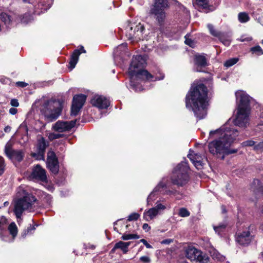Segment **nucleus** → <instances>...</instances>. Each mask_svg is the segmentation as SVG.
Instances as JSON below:
<instances>
[{"label":"nucleus","instance_id":"f257e3e1","mask_svg":"<svg viewBox=\"0 0 263 263\" xmlns=\"http://www.w3.org/2000/svg\"><path fill=\"white\" fill-rule=\"evenodd\" d=\"M237 136L238 132L234 129L224 130V128H220L211 131L210 137H218V139L209 144V152L213 155L221 156L222 160L226 155L236 153L237 149L231 148L230 146Z\"/></svg>","mask_w":263,"mask_h":263},{"label":"nucleus","instance_id":"f03ea898","mask_svg":"<svg viewBox=\"0 0 263 263\" xmlns=\"http://www.w3.org/2000/svg\"><path fill=\"white\" fill-rule=\"evenodd\" d=\"M207 94V88L204 84L200 83L193 85L186 96V107H191L195 116L200 120L206 115Z\"/></svg>","mask_w":263,"mask_h":263},{"label":"nucleus","instance_id":"7ed1b4c3","mask_svg":"<svg viewBox=\"0 0 263 263\" xmlns=\"http://www.w3.org/2000/svg\"><path fill=\"white\" fill-rule=\"evenodd\" d=\"M21 192L23 194V197L16 200L14 203V212L17 218H20L23 212L31 208L36 200L32 194L26 193L23 189L20 188L17 194L21 196Z\"/></svg>","mask_w":263,"mask_h":263},{"label":"nucleus","instance_id":"20e7f679","mask_svg":"<svg viewBox=\"0 0 263 263\" xmlns=\"http://www.w3.org/2000/svg\"><path fill=\"white\" fill-rule=\"evenodd\" d=\"M61 104L54 100L45 101L41 107V111L48 122L55 120L61 114Z\"/></svg>","mask_w":263,"mask_h":263},{"label":"nucleus","instance_id":"39448f33","mask_svg":"<svg viewBox=\"0 0 263 263\" xmlns=\"http://www.w3.org/2000/svg\"><path fill=\"white\" fill-rule=\"evenodd\" d=\"M189 167L186 162L182 161L174 169L171 176L173 184L182 186L189 180Z\"/></svg>","mask_w":263,"mask_h":263},{"label":"nucleus","instance_id":"423d86ee","mask_svg":"<svg viewBox=\"0 0 263 263\" xmlns=\"http://www.w3.org/2000/svg\"><path fill=\"white\" fill-rule=\"evenodd\" d=\"M145 63V60L141 55L133 56L129 68V73L131 77L136 76L138 78L146 80L153 78V76L146 70H136L137 68L143 67Z\"/></svg>","mask_w":263,"mask_h":263},{"label":"nucleus","instance_id":"0eeeda50","mask_svg":"<svg viewBox=\"0 0 263 263\" xmlns=\"http://www.w3.org/2000/svg\"><path fill=\"white\" fill-rule=\"evenodd\" d=\"M144 27L140 23L131 24L126 28V36L132 42H138L143 39Z\"/></svg>","mask_w":263,"mask_h":263},{"label":"nucleus","instance_id":"6e6552de","mask_svg":"<svg viewBox=\"0 0 263 263\" xmlns=\"http://www.w3.org/2000/svg\"><path fill=\"white\" fill-rule=\"evenodd\" d=\"M167 6V0H155L154 5L151 10V13L155 15L160 24L162 23L164 20L165 14L164 9Z\"/></svg>","mask_w":263,"mask_h":263},{"label":"nucleus","instance_id":"1a4fd4ad","mask_svg":"<svg viewBox=\"0 0 263 263\" xmlns=\"http://www.w3.org/2000/svg\"><path fill=\"white\" fill-rule=\"evenodd\" d=\"M4 152L7 157L13 163L21 162L25 156L24 151L13 149L12 144L10 141L5 145Z\"/></svg>","mask_w":263,"mask_h":263},{"label":"nucleus","instance_id":"9d476101","mask_svg":"<svg viewBox=\"0 0 263 263\" xmlns=\"http://www.w3.org/2000/svg\"><path fill=\"white\" fill-rule=\"evenodd\" d=\"M250 110L237 108L234 124L239 127H246L249 123Z\"/></svg>","mask_w":263,"mask_h":263},{"label":"nucleus","instance_id":"9b49d317","mask_svg":"<svg viewBox=\"0 0 263 263\" xmlns=\"http://www.w3.org/2000/svg\"><path fill=\"white\" fill-rule=\"evenodd\" d=\"M186 257L191 261H199L202 263H207L209 258L203 256L202 252L194 247H189L186 250Z\"/></svg>","mask_w":263,"mask_h":263},{"label":"nucleus","instance_id":"f8f14e48","mask_svg":"<svg viewBox=\"0 0 263 263\" xmlns=\"http://www.w3.org/2000/svg\"><path fill=\"white\" fill-rule=\"evenodd\" d=\"M48 145V143L46 142L45 138L41 137L39 139L36 145V153H31V156L37 160H44L45 150Z\"/></svg>","mask_w":263,"mask_h":263},{"label":"nucleus","instance_id":"ddd939ff","mask_svg":"<svg viewBox=\"0 0 263 263\" xmlns=\"http://www.w3.org/2000/svg\"><path fill=\"white\" fill-rule=\"evenodd\" d=\"M86 99L85 95L80 94L74 96L73 98L72 104L71 106V115L76 116L83 107Z\"/></svg>","mask_w":263,"mask_h":263},{"label":"nucleus","instance_id":"4468645a","mask_svg":"<svg viewBox=\"0 0 263 263\" xmlns=\"http://www.w3.org/2000/svg\"><path fill=\"white\" fill-rule=\"evenodd\" d=\"M47 166L54 174L59 172V162L54 152L49 151L47 153Z\"/></svg>","mask_w":263,"mask_h":263},{"label":"nucleus","instance_id":"2eb2a0df","mask_svg":"<svg viewBox=\"0 0 263 263\" xmlns=\"http://www.w3.org/2000/svg\"><path fill=\"white\" fill-rule=\"evenodd\" d=\"M235 95L239 101L238 108L250 110L249 96L242 91H237Z\"/></svg>","mask_w":263,"mask_h":263},{"label":"nucleus","instance_id":"dca6fc26","mask_svg":"<svg viewBox=\"0 0 263 263\" xmlns=\"http://www.w3.org/2000/svg\"><path fill=\"white\" fill-rule=\"evenodd\" d=\"M30 177L32 179L42 181L43 182H47L46 171L40 165H36L34 167V168L32 169Z\"/></svg>","mask_w":263,"mask_h":263},{"label":"nucleus","instance_id":"f3484780","mask_svg":"<svg viewBox=\"0 0 263 263\" xmlns=\"http://www.w3.org/2000/svg\"><path fill=\"white\" fill-rule=\"evenodd\" d=\"M76 121H57L53 126L54 130L58 132L68 131L73 127L76 124Z\"/></svg>","mask_w":263,"mask_h":263},{"label":"nucleus","instance_id":"a211bd4d","mask_svg":"<svg viewBox=\"0 0 263 263\" xmlns=\"http://www.w3.org/2000/svg\"><path fill=\"white\" fill-rule=\"evenodd\" d=\"M91 103L99 108L105 109L109 106L110 102L104 96L96 95L91 100Z\"/></svg>","mask_w":263,"mask_h":263},{"label":"nucleus","instance_id":"6ab92c4d","mask_svg":"<svg viewBox=\"0 0 263 263\" xmlns=\"http://www.w3.org/2000/svg\"><path fill=\"white\" fill-rule=\"evenodd\" d=\"M252 239V236L251 235L248 230L242 232H239L237 233L236 237V241L241 246L249 245Z\"/></svg>","mask_w":263,"mask_h":263},{"label":"nucleus","instance_id":"aec40b11","mask_svg":"<svg viewBox=\"0 0 263 263\" xmlns=\"http://www.w3.org/2000/svg\"><path fill=\"white\" fill-rule=\"evenodd\" d=\"M188 157L197 169L201 168L203 165V158L201 155L190 153L188 155Z\"/></svg>","mask_w":263,"mask_h":263},{"label":"nucleus","instance_id":"412c9836","mask_svg":"<svg viewBox=\"0 0 263 263\" xmlns=\"http://www.w3.org/2000/svg\"><path fill=\"white\" fill-rule=\"evenodd\" d=\"M82 52H86V51L84 49L83 46H81L80 49H77L73 51L69 62L70 68H73L75 67L76 64L78 62L79 56Z\"/></svg>","mask_w":263,"mask_h":263},{"label":"nucleus","instance_id":"4be33fe9","mask_svg":"<svg viewBox=\"0 0 263 263\" xmlns=\"http://www.w3.org/2000/svg\"><path fill=\"white\" fill-rule=\"evenodd\" d=\"M166 182L162 180L161 181L158 185L154 189L153 191L147 197V202H149L151 200H153L155 197L156 193L162 191L163 189L166 188Z\"/></svg>","mask_w":263,"mask_h":263},{"label":"nucleus","instance_id":"5701e85b","mask_svg":"<svg viewBox=\"0 0 263 263\" xmlns=\"http://www.w3.org/2000/svg\"><path fill=\"white\" fill-rule=\"evenodd\" d=\"M209 1L210 0H196L194 4L199 7V9L204 10V12L207 13L209 11L213 10L210 8Z\"/></svg>","mask_w":263,"mask_h":263},{"label":"nucleus","instance_id":"b1692460","mask_svg":"<svg viewBox=\"0 0 263 263\" xmlns=\"http://www.w3.org/2000/svg\"><path fill=\"white\" fill-rule=\"evenodd\" d=\"M159 213L154 208L149 209L144 213V218L146 221H149L154 219Z\"/></svg>","mask_w":263,"mask_h":263},{"label":"nucleus","instance_id":"393cba45","mask_svg":"<svg viewBox=\"0 0 263 263\" xmlns=\"http://www.w3.org/2000/svg\"><path fill=\"white\" fill-rule=\"evenodd\" d=\"M195 62L196 65L201 67H205L207 65L206 58L202 55H196Z\"/></svg>","mask_w":263,"mask_h":263},{"label":"nucleus","instance_id":"a878e982","mask_svg":"<svg viewBox=\"0 0 263 263\" xmlns=\"http://www.w3.org/2000/svg\"><path fill=\"white\" fill-rule=\"evenodd\" d=\"M130 244V242L120 241L115 244V248L120 249L124 254H126L128 251V247Z\"/></svg>","mask_w":263,"mask_h":263},{"label":"nucleus","instance_id":"bb28decb","mask_svg":"<svg viewBox=\"0 0 263 263\" xmlns=\"http://www.w3.org/2000/svg\"><path fill=\"white\" fill-rule=\"evenodd\" d=\"M0 19L7 26L10 25L12 22L11 16L4 12L0 14Z\"/></svg>","mask_w":263,"mask_h":263},{"label":"nucleus","instance_id":"cd10ccee","mask_svg":"<svg viewBox=\"0 0 263 263\" xmlns=\"http://www.w3.org/2000/svg\"><path fill=\"white\" fill-rule=\"evenodd\" d=\"M8 230L10 234L12 236V237L14 238L17 234V228L15 222H11L8 226Z\"/></svg>","mask_w":263,"mask_h":263},{"label":"nucleus","instance_id":"c85d7f7f","mask_svg":"<svg viewBox=\"0 0 263 263\" xmlns=\"http://www.w3.org/2000/svg\"><path fill=\"white\" fill-rule=\"evenodd\" d=\"M8 224V220L4 217H0V236L2 234L3 231L5 230Z\"/></svg>","mask_w":263,"mask_h":263},{"label":"nucleus","instance_id":"c756f323","mask_svg":"<svg viewBox=\"0 0 263 263\" xmlns=\"http://www.w3.org/2000/svg\"><path fill=\"white\" fill-rule=\"evenodd\" d=\"M238 20L242 23H246L250 20L249 15L246 12H240L238 15Z\"/></svg>","mask_w":263,"mask_h":263},{"label":"nucleus","instance_id":"7c9ffc66","mask_svg":"<svg viewBox=\"0 0 263 263\" xmlns=\"http://www.w3.org/2000/svg\"><path fill=\"white\" fill-rule=\"evenodd\" d=\"M250 51L252 52V53H255L257 55H261L263 54V50L259 45L252 47L250 49Z\"/></svg>","mask_w":263,"mask_h":263},{"label":"nucleus","instance_id":"2f4dec72","mask_svg":"<svg viewBox=\"0 0 263 263\" xmlns=\"http://www.w3.org/2000/svg\"><path fill=\"white\" fill-rule=\"evenodd\" d=\"M19 18L21 22L23 24H27L31 20V17L29 14H25L23 16L21 15Z\"/></svg>","mask_w":263,"mask_h":263},{"label":"nucleus","instance_id":"473e14b6","mask_svg":"<svg viewBox=\"0 0 263 263\" xmlns=\"http://www.w3.org/2000/svg\"><path fill=\"white\" fill-rule=\"evenodd\" d=\"M139 236L137 234H124L122 235L121 238L123 240H127L132 239H138Z\"/></svg>","mask_w":263,"mask_h":263},{"label":"nucleus","instance_id":"72a5a7b5","mask_svg":"<svg viewBox=\"0 0 263 263\" xmlns=\"http://www.w3.org/2000/svg\"><path fill=\"white\" fill-rule=\"evenodd\" d=\"M208 28L210 32V33L214 36H216V37H218V36H220V35L221 33L216 31L214 28V27L211 24H208Z\"/></svg>","mask_w":263,"mask_h":263},{"label":"nucleus","instance_id":"f704fd0d","mask_svg":"<svg viewBox=\"0 0 263 263\" xmlns=\"http://www.w3.org/2000/svg\"><path fill=\"white\" fill-rule=\"evenodd\" d=\"M238 61V59L232 58L229 60H227L224 64V66L229 67L236 64Z\"/></svg>","mask_w":263,"mask_h":263},{"label":"nucleus","instance_id":"c9c22d12","mask_svg":"<svg viewBox=\"0 0 263 263\" xmlns=\"http://www.w3.org/2000/svg\"><path fill=\"white\" fill-rule=\"evenodd\" d=\"M190 212L185 208H181L179 211V215L182 217H187L190 215Z\"/></svg>","mask_w":263,"mask_h":263},{"label":"nucleus","instance_id":"e433bc0d","mask_svg":"<svg viewBox=\"0 0 263 263\" xmlns=\"http://www.w3.org/2000/svg\"><path fill=\"white\" fill-rule=\"evenodd\" d=\"M253 149L258 152H261L263 151V141L258 143L257 144L255 143V145L253 147Z\"/></svg>","mask_w":263,"mask_h":263},{"label":"nucleus","instance_id":"4c0bfd02","mask_svg":"<svg viewBox=\"0 0 263 263\" xmlns=\"http://www.w3.org/2000/svg\"><path fill=\"white\" fill-rule=\"evenodd\" d=\"M220 41L226 46H229L231 43V41L228 39H224L223 35L221 33L220 36L218 37Z\"/></svg>","mask_w":263,"mask_h":263},{"label":"nucleus","instance_id":"58836bf2","mask_svg":"<svg viewBox=\"0 0 263 263\" xmlns=\"http://www.w3.org/2000/svg\"><path fill=\"white\" fill-rule=\"evenodd\" d=\"M140 217V215L137 213H133L128 217L127 220L129 221L137 220Z\"/></svg>","mask_w":263,"mask_h":263},{"label":"nucleus","instance_id":"ea45409f","mask_svg":"<svg viewBox=\"0 0 263 263\" xmlns=\"http://www.w3.org/2000/svg\"><path fill=\"white\" fill-rule=\"evenodd\" d=\"M5 167V160L3 158L0 157V176H1L4 173Z\"/></svg>","mask_w":263,"mask_h":263},{"label":"nucleus","instance_id":"a19ab883","mask_svg":"<svg viewBox=\"0 0 263 263\" xmlns=\"http://www.w3.org/2000/svg\"><path fill=\"white\" fill-rule=\"evenodd\" d=\"M256 142L253 140H249L244 141L242 143V145L243 146H254L255 145Z\"/></svg>","mask_w":263,"mask_h":263},{"label":"nucleus","instance_id":"79ce46f5","mask_svg":"<svg viewBox=\"0 0 263 263\" xmlns=\"http://www.w3.org/2000/svg\"><path fill=\"white\" fill-rule=\"evenodd\" d=\"M226 224H221L218 226L214 227V229L216 232H218L219 233L221 231L224 229L226 228Z\"/></svg>","mask_w":263,"mask_h":263},{"label":"nucleus","instance_id":"37998d69","mask_svg":"<svg viewBox=\"0 0 263 263\" xmlns=\"http://www.w3.org/2000/svg\"><path fill=\"white\" fill-rule=\"evenodd\" d=\"M154 208L155 209H156V210L160 213V211L163 210L166 208L164 205H163L161 203H159V204H157V205L154 207Z\"/></svg>","mask_w":263,"mask_h":263},{"label":"nucleus","instance_id":"c03bdc74","mask_svg":"<svg viewBox=\"0 0 263 263\" xmlns=\"http://www.w3.org/2000/svg\"><path fill=\"white\" fill-rule=\"evenodd\" d=\"M10 104L14 107H18L19 106L18 100L16 99H12L10 102Z\"/></svg>","mask_w":263,"mask_h":263},{"label":"nucleus","instance_id":"a18cd8bd","mask_svg":"<svg viewBox=\"0 0 263 263\" xmlns=\"http://www.w3.org/2000/svg\"><path fill=\"white\" fill-rule=\"evenodd\" d=\"M140 260L141 261L144 262H149L151 261L150 258L146 256H141L140 258Z\"/></svg>","mask_w":263,"mask_h":263},{"label":"nucleus","instance_id":"49530a36","mask_svg":"<svg viewBox=\"0 0 263 263\" xmlns=\"http://www.w3.org/2000/svg\"><path fill=\"white\" fill-rule=\"evenodd\" d=\"M61 135L60 134H52L49 136V138L51 139H58L61 137Z\"/></svg>","mask_w":263,"mask_h":263},{"label":"nucleus","instance_id":"de8ad7c7","mask_svg":"<svg viewBox=\"0 0 263 263\" xmlns=\"http://www.w3.org/2000/svg\"><path fill=\"white\" fill-rule=\"evenodd\" d=\"M140 241V242H142L147 248L150 249L152 248V246L149 245L145 239H142Z\"/></svg>","mask_w":263,"mask_h":263},{"label":"nucleus","instance_id":"09e8293b","mask_svg":"<svg viewBox=\"0 0 263 263\" xmlns=\"http://www.w3.org/2000/svg\"><path fill=\"white\" fill-rule=\"evenodd\" d=\"M16 85L20 87H25L27 86V84L24 82H17L16 83Z\"/></svg>","mask_w":263,"mask_h":263},{"label":"nucleus","instance_id":"8fccbe9b","mask_svg":"<svg viewBox=\"0 0 263 263\" xmlns=\"http://www.w3.org/2000/svg\"><path fill=\"white\" fill-rule=\"evenodd\" d=\"M185 43L191 47H193L194 45V42H193V41L189 39H186L185 41Z\"/></svg>","mask_w":263,"mask_h":263},{"label":"nucleus","instance_id":"3c124183","mask_svg":"<svg viewBox=\"0 0 263 263\" xmlns=\"http://www.w3.org/2000/svg\"><path fill=\"white\" fill-rule=\"evenodd\" d=\"M173 242V240L171 239H166L162 241V244L168 245Z\"/></svg>","mask_w":263,"mask_h":263},{"label":"nucleus","instance_id":"603ef678","mask_svg":"<svg viewBox=\"0 0 263 263\" xmlns=\"http://www.w3.org/2000/svg\"><path fill=\"white\" fill-rule=\"evenodd\" d=\"M142 228L146 232H148L151 229V227L147 223H144Z\"/></svg>","mask_w":263,"mask_h":263},{"label":"nucleus","instance_id":"864d4df0","mask_svg":"<svg viewBox=\"0 0 263 263\" xmlns=\"http://www.w3.org/2000/svg\"><path fill=\"white\" fill-rule=\"evenodd\" d=\"M17 112V109L15 108H11L9 109V113L12 115H15Z\"/></svg>","mask_w":263,"mask_h":263},{"label":"nucleus","instance_id":"5fc2aeb1","mask_svg":"<svg viewBox=\"0 0 263 263\" xmlns=\"http://www.w3.org/2000/svg\"><path fill=\"white\" fill-rule=\"evenodd\" d=\"M11 130V127L10 126H7L5 127L4 128V131L6 132V133H8Z\"/></svg>","mask_w":263,"mask_h":263},{"label":"nucleus","instance_id":"6e6d98bb","mask_svg":"<svg viewBox=\"0 0 263 263\" xmlns=\"http://www.w3.org/2000/svg\"><path fill=\"white\" fill-rule=\"evenodd\" d=\"M215 258H217L218 260H222L224 259V257L220 255H218L217 256H215Z\"/></svg>","mask_w":263,"mask_h":263},{"label":"nucleus","instance_id":"4d7b16f0","mask_svg":"<svg viewBox=\"0 0 263 263\" xmlns=\"http://www.w3.org/2000/svg\"><path fill=\"white\" fill-rule=\"evenodd\" d=\"M258 192L259 195H263V187L262 186H260L259 188V190H258Z\"/></svg>","mask_w":263,"mask_h":263},{"label":"nucleus","instance_id":"13d9d810","mask_svg":"<svg viewBox=\"0 0 263 263\" xmlns=\"http://www.w3.org/2000/svg\"><path fill=\"white\" fill-rule=\"evenodd\" d=\"M118 249V248H115V246H114V247L112 248V249L111 250V252L112 253H114V252H115V250H116V249Z\"/></svg>","mask_w":263,"mask_h":263},{"label":"nucleus","instance_id":"bf43d9fd","mask_svg":"<svg viewBox=\"0 0 263 263\" xmlns=\"http://www.w3.org/2000/svg\"><path fill=\"white\" fill-rule=\"evenodd\" d=\"M164 77V75H162L161 77L158 78H156V80H162V79H163Z\"/></svg>","mask_w":263,"mask_h":263},{"label":"nucleus","instance_id":"052dcab7","mask_svg":"<svg viewBox=\"0 0 263 263\" xmlns=\"http://www.w3.org/2000/svg\"><path fill=\"white\" fill-rule=\"evenodd\" d=\"M9 204V202L8 201H6L4 203V205L5 206H7Z\"/></svg>","mask_w":263,"mask_h":263},{"label":"nucleus","instance_id":"680f3d73","mask_svg":"<svg viewBox=\"0 0 263 263\" xmlns=\"http://www.w3.org/2000/svg\"><path fill=\"white\" fill-rule=\"evenodd\" d=\"M122 46H125H125H126V45H124V44L121 45H120V46H119V48H120V47H122Z\"/></svg>","mask_w":263,"mask_h":263},{"label":"nucleus","instance_id":"e2e57ef3","mask_svg":"<svg viewBox=\"0 0 263 263\" xmlns=\"http://www.w3.org/2000/svg\"><path fill=\"white\" fill-rule=\"evenodd\" d=\"M172 193V192H171L170 191H168L167 192L166 194H170V193Z\"/></svg>","mask_w":263,"mask_h":263},{"label":"nucleus","instance_id":"0e129e2a","mask_svg":"<svg viewBox=\"0 0 263 263\" xmlns=\"http://www.w3.org/2000/svg\"><path fill=\"white\" fill-rule=\"evenodd\" d=\"M197 71H200V70L199 69H198V68H196V70Z\"/></svg>","mask_w":263,"mask_h":263},{"label":"nucleus","instance_id":"69168bd1","mask_svg":"<svg viewBox=\"0 0 263 263\" xmlns=\"http://www.w3.org/2000/svg\"><path fill=\"white\" fill-rule=\"evenodd\" d=\"M24 2H27L28 0H23Z\"/></svg>","mask_w":263,"mask_h":263},{"label":"nucleus","instance_id":"338daca9","mask_svg":"<svg viewBox=\"0 0 263 263\" xmlns=\"http://www.w3.org/2000/svg\"><path fill=\"white\" fill-rule=\"evenodd\" d=\"M31 230V229L28 228V229H27V231L28 232V231H29V230Z\"/></svg>","mask_w":263,"mask_h":263},{"label":"nucleus","instance_id":"774afa93","mask_svg":"<svg viewBox=\"0 0 263 263\" xmlns=\"http://www.w3.org/2000/svg\"><path fill=\"white\" fill-rule=\"evenodd\" d=\"M262 213H263V206L262 207Z\"/></svg>","mask_w":263,"mask_h":263}]
</instances>
